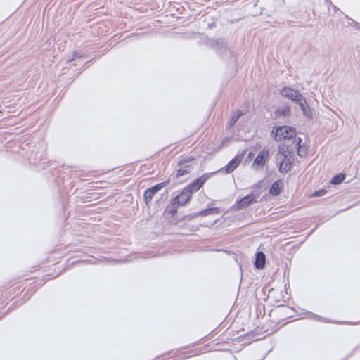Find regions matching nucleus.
Instances as JSON below:
<instances>
[{
    "label": "nucleus",
    "mask_w": 360,
    "mask_h": 360,
    "mask_svg": "<svg viewBox=\"0 0 360 360\" xmlns=\"http://www.w3.org/2000/svg\"><path fill=\"white\" fill-rule=\"evenodd\" d=\"M46 150L45 144L40 142L34 146L32 149L27 153L28 162L39 171L46 169L47 165L51 162L48 158Z\"/></svg>",
    "instance_id": "1"
},
{
    "label": "nucleus",
    "mask_w": 360,
    "mask_h": 360,
    "mask_svg": "<svg viewBox=\"0 0 360 360\" xmlns=\"http://www.w3.org/2000/svg\"><path fill=\"white\" fill-rule=\"evenodd\" d=\"M296 313L297 311L294 308L285 304H279L270 311L269 316L277 318L282 323L284 321L295 317Z\"/></svg>",
    "instance_id": "2"
},
{
    "label": "nucleus",
    "mask_w": 360,
    "mask_h": 360,
    "mask_svg": "<svg viewBox=\"0 0 360 360\" xmlns=\"http://www.w3.org/2000/svg\"><path fill=\"white\" fill-rule=\"evenodd\" d=\"M271 133L274 134V139L277 142L285 139L290 140L296 136V128L288 125L276 126Z\"/></svg>",
    "instance_id": "3"
},
{
    "label": "nucleus",
    "mask_w": 360,
    "mask_h": 360,
    "mask_svg": "<svg viewBox=\"0 0 360 360\" xmlns=\"http://www.w3.org/2000/svg\"><path fill=\"white\" fill-rule=\"evenodd\" d=\"M281 323L278 320L277 318H276L275 320H273V319L268 320L266 323V326L268 327L267 328L264 329V327H262L261 328H257L249 333H247L246 334H245L242 336H240L239 338H243V339L245 338H250V339H253L259 333L269 332L270 330H271L272 332L277 331L283 326L286 324V323H283L281 326H279V324H281Z\"/></svg>",
    "instance_id": "4"
},
{
    "label": "nucleus",
    "mask_w": 360,
    "mask_h": 360,
    "mask_svg": "<svg viewBox=\"0 0 360 360\" xmlns=\"http://www.w3.org/2000/svg\"><path fill=\"white\" fill-rule=\"evenodd\" d=\"M217 173L218 172L205 173L201 176L196 178L192 182L186 185L185 186L186 191H188L189 195H193L194 193L198 191L211 176Z\"/></svg>",
    "instance_id": "5"
},
{
    "label": "nucleus",
    "mask_w": 360,
    "mask_h": 360,
    "mask_svg": "<svg viewBox=\"0 0 360 360\" xmlns=\"http://www.w3.org/2000/svg\"><path fill=\"white\" fill-rule=\"evenodd\" d=\"M209 44L210 47L214 49L220 56H222L226 51H229L231 56H233V51L228 47V43L224 37L212 39L210 40Z\"/></svg>",
    "instance_id": "6"
},
{
    "label": "nucleus",
    "mask_w": 360,
    "mask_h": 360,
    "mask_svg": "<svg viewBox=\"0 0 360 360\" xmlns=\"http://www.w3.org/2000/svg\"><path fill=\"white\" fill-rule=\"evenodd\" d=\"M45 170L47 171L43 174L44 178L48 181L58 184V179L61 174V170L58 167V162L51 161L49 165H47Z\"/></svg>",
    "instance_id": "7"
},
{
    "label": "nucleus",
    "mask_w": 360,
    "mask_h": 360,
    "mask_svg": "<svg viewBox=\"0 0 360 360\" xmlns=\"http://www.w3.org/2000/svg\"><path fill=\"white\" fill-rule=\"evenodd\" d=\"M170 182V177L165 181L157 184L156 185L151 186L146 189L143 192V200L146 205L148 207L150 204L153 196L159 192L161 189L165 187Z\"/></svg>",
    "instance_id": "8"
},
{
    "label": "nucleus",
    "mask_w": 360,
    "mask_h": 360,
    "mask_svg": "<svg viewBox=\"0 0 360 360\" xmlns=\"http://www.w3.org/2000/svg\"><path fill=\"white\" fill-rule=\"evenodd\" d=\"M246 153L247 150L238 152L234 158H233L224 167L217 172H222L225 174H231L240 165Z\"/></svg>",
    "instance_id": "9"
},
{
    "label": "nucleus",
    "mask_w": 360,
    "mask_h": 360,
    "mask_svg": "<svg viewBox=\"0 0 360 360\" xmlns=\"http://www.w3.org/2000/svg\"><path fill=\"white\" fill-rule=\"evenodd\" d=\"M254 203L255 202L253 200V197H250L248 194L245 196L237 200L236 202L230 207L229 210L237 212L245 209Z\"/></svg>",
    "instance_id": "10"
},
{
    "label": "nucleus",
    "mask_w": 360,
    "mask_h": 360,
    "mask_svg": "<svg viewBox=\"0 0 360 360\" xmlns=\"http://www.w3.org/2000/svg\"><path fill=\"white\" fill-rule=\"evenodd\" d=\"M280 94L282 96L291 100L295 103H296L303 96L299 90L288 86H284L281 90Z\"/></svg>",
    "instance_id": "11"
},
{
    "label": "nucleus",
    "mask_w": 360,
    "mask_h": 360,
    "mask_svg": "<svg viewBox=\"0 0 360 360\" xmlns=\"http://www.w3.org/2000/svg\"><path fill=\"white\" fill-rule=\"evenodd\" d=\"M178 200L179 198L171 199L170 202L166 206L164 210L163 214L165 216L174 217L177 214L178 208L180 207Z\"/></svg>",
    "instance_id": "12"
},
{
    "label": "nucleus",
    "mask_w": 360,
    "mask_h": 360,
    "mask_svg": "<svg viewBox=\"0 0 360 360\" xmlns=\"http://www.w3.org/2000/svg\"><path fill=\"white\" fill-rule=\"evenodd\" d=\"M270 155L269 150L263 149L256 156L252 165H257L260 167H263L266 162L269 160Z\"/></svg>",
    "instance_id": "13"
},
{
    "label": "nucleus",
    "mask_w": 360,
    "mask_h": 360,
    "mask_svg": "<svg viewBox=\"0 0 360 360\" xmlns=\"http://www.w3.org/2000/svg\"><path fill=\"white\" fill-rule=\"evenodd\" d=\"M296 104L299 105L300 109L302 111V113L304 117L307 118L308 120H311L313 118V113L310 106L308 105L306 98L302 96V98L299 100Z\"/></svg>",
    "instance_id": "14"
},
{
    "label": "nucleus",
    "mask_w": 360,
    "mask_h": 360,
    "mask_svg": "<svg viewBox=\"0 0 360 360\" xmlns=\"http://www.w3.org/2000/svg\"><path fill=\"white\" fill-rule=\"evenodd\" d=\"M179 167V169H175L171 174L170 177L178 179L184 175L190 174L193 169L192 165L188 163Z\"/></svg>",
    "instance_id": "15"
},
{
    "label": "nucleus",
    "mask_w": 360,
    "mask_h": 360,
    "mask_svg": "<svg viewBox=\"0 0 360 360\" xmlns=\"http://www.w3.org/2000/svg\"><path fill=\"white\" fill-rule=\"evenodd\" d=\"M178 351L176 352L174 356L178 358V360H184L191 356H195L196 355L200 354L203 353V349H191L185 352H182L181 354H178Z\"/></svg>",
    "instance_id": "16"
},
{
    "label": "nucleus",
    "mask_w": 360,
    "mask_h": 360,
    "mask_svg": "<svg viewBox=\"0 0 360 360\" xmlns=\"http://www.w3.org/2000/svg\"><path fill=\"white\" fill-rule=\"evenodd\" d=\"M214 202H211L210 203L208 204L207 205V207L198 212V214L200 217H205V216H207L209 214H219L221 212V209L220 207H211L210 206L212 205H214Z\"/></svg>",
    "instance_id": "17"
},
{
    "label": "nucleus",
    "mask_w": 360,
    "mask_h": 360,
    "mask_svg": "<svg viewBox=\"0 0 360 360\" xmlns=\"http://www.w3.org/2000/svg\"><path fill=\"white\" fill-rule=\"evenodd\" d=\"M283 183L282 180L278 179L275 181L271 186L269 193L270 195L273 196H278L283 191Z\"/></svg>",
    "instance_id": "18"
},
{
    "label": "nucleus",
    "mask_w": 360,
    "mask_h": 360,
    "mask_svg": "<svg viewBox=\"0 0 360 360\" xmlns=\"http://www.w3.org/2000/svg\"><path fill=\"white\" fill-rule=\"evenodd\" d=\"M274 114L275 118L288 117L291 115V108L288 105L278 107L274 110Z\"/></svg>",
    "instance_id": "19"
},
{
    "label": "nucleus",
    "mask_w": 360,
    "mask_h": 360,
    "mask_svg": "<svg viewBox=\"0 0 360 360\" xmlns=\"http://www.w3.org/2000/svg\"><path fill=\"white\" fill-rule=\"evenodd\" d=\"M193 195H189V193L188 191H186L185 187L182 189V191L176 195L174 198H179L178 201L179 202L180 206H184L186 205L192 198Z\"/></svg>",
    "instance_id": "20"
},
{
    "label": "nucleus",
    "mask_w": 360,
    "mask_h": 360,
    "mask_svg": "<svg viewBox=\"0 0 360 360\" xmlns=\"http://www.w3.org/2000/svg\"><path fill=\"white\" fill-rule=\"evenodd\" d=\"M266 264V255L263 252H257L254 261L255 267L257 269H262Z\"/></svg>",
    "instance_id": "21"
},
{
    "label": "nucleus",
    "mask_w": 360,
    "mask_h": 360,
    "mask_svg": "<svg viewBox=\"0 0 360 360\" xmlns=\"http://www.w3.org/2000/svg\"><path fill=\"white\" fill-rule=\"evenodd\" d=\"M262 183H263V180H261L258 183L255 184L252 186V192L248 194L250 197H253V200L255 201V202H257V198L259 197V195L262 193V187H263Z\"/></svg>",
    "instance_id": "22"
},
{
    "label": "nucleus",
    "mask_w": 360,
    "mask_h": 360,
    "mask_svg": "<svg viewBox=\"0 0 360 360\" xmlns=\"http://www.w3.org/2000/svg\"><path fill=\"white\" fill-rule=\"evenodd\" d=\"M292 166L293 161L290 158H287L286 160H284L283 158L278 165V171L281 173H287L292 169Z\"/></svg>",
    "instance_id": "23"
},
{
    "label": "nucleus",
    "mask_w": 360,
    "mask_h": 360,
    "mask_svg": "<svg viewBox=\"0 0 360 360\" xmlns=\"http://www.w3.org/2000/svg\"><path fill=\"white\" fill-rule=\"evenodd\" d=\"M197 217H199V215L198 214V212L185 214L181 217L174 218L173 219V223L174 224H179L181 222H184V221H190Z\"/></svg>",
    "instance_id": "24"
},
{
    "label": "nucleus",
    "mask_w": 360,
    "mask_h": 360,
    "mask_svg": "<svg viewBox=\"0 0 360 360\" xmlns=\"http://www.w3.org/2000/svg\"><path fill=\"white\" fill-rule=\"evenodd\" d=\"M244 115V112L240 110H237L233 114H232L229 120L228 125L229 127H233L238 120V119Z\"/></svg>",
    "instance_id": "25"
},
{
    "label": "nucleus",
    "mask_w": 360,
    "mask_h": 360,
    "mask_svg": "<svg viewBox=\"0 0 360 360\" xmlns=\"http://www.w3.org/2000/svg\"><path fill=\"white\" fill-rule=\"evenodd\" d=\"M34 292H33V290L27 288L22 298L20 300H18L17 302H14L12 305H13L14 304H15V307L22 305L23 303L27 301L34 295Z\"/></svg>",
    "instance_id": "26"
},
{
    "label": "nucleus",
    "mask_w": 360,
    "mask_h": 360,
    "mask_svg": "<svg viewBox=\"0 0 360 360\" xmlns=\"http://www.w3.org/2000/svg\"><path fill=\"white\" fill-rule=\"evenodd\" d=\"M307 315H308V317L311 319H314L316 321H320V322H323V323H335V321L328 319V318H326V317H322L318 314H316L313 312H311V311H307Z\"/></svg>",
    "instance_id": "27"
},
{
    "label": "nucleus",
    "mask_w": 360,
    "mask_h": 360,
    "mask_svg": "<svg viewBox=\"0 0 360 360\" xmlns=\"http://www.w3.org/2000/svg\"><path fill=\"white\" fill-rule=\"evenodd\" d=\"M346 178L345 174L340 172L335 174L330 181V184L333 185H339L344 181Z\"/></svg>",
    "instance_id": "28"
},
{
    "label": "nucleus",
    "mask_w": 360,
    "mask_h": 360,
    "mask_svg": "<svg viewBox=\"0 0 360 360\" xmlns=\"http://www.w3.org/2000/svg\"><path fill=\"white\" fill-rule=\"evenodd\" d=\"M49 279V278L46 279V281L41 279L40 281H32V283H30L28 288H30V290H33V292H35L39 288L44 285Z\"/></svg>",
    "instance_id": "29"
},
{
    "label": "nucleus",
    "mask_w": 360,
    "mask_h": 360,
    "mask_svg": "<svg viewBox=\"0 0 360 360\" xmlns=\"http://www.w3.org/2000/svg\"><path fill=\"white\" fill-rule=\"evenodd\" d=\"M290 149V146L283 143L278 146V153L281 154L284 160H286L288 157V151Z\"/></svg>",
    "instance_id": "30"
},
{
    "label": "nucleus",
    "mask_w": 360,
    "mask_h": 360,
    "mask_svg": "<svg viewBox=\"0 0 360 360\" xmlns=\"http://www.w3.org/2000/svg\"><path fill=\"white\" fill-rule=\"evenodd\" d=\"M86 58V56H84L81 52L75 51L72 52V56L66 60V64H68L73 60H75L76 58Z\"/></svg>",
    "instance_id": "31"
},
{
    "label": "nucleus",
    "mask_w": 360,
    "mask_h": 360,
    "mask_svg": "<svg viewBox=\"0 0 360 360\" xmlns=\"http://www.w3.org/2000/svg\"><path fill=\"white\" fill-rule=\"evenodd\" d=\"M297 155L301 157H306L308 154V148L305 144H302L300 148H296Z\"/></svg>",
    "instance_id": "32"
},
{
    "label": "nucleus",
    "mask_w": 360,
    "mask_h": 360,
    "mask_svg": "<svg viewBox=\"0 0 360 360\" xmlns=\"http://www.w3.org/2000/svg\"><path fill=\"white\" fill-rule=\"evenodd\" d=\"M194 160H195V158L193 156H192V155L186 156V157L181 158L178 161L177 166H182L183 165H185L187 163L189 164L190 162H191Z\"/></svg>",
    "instance_id": "33"
},
{
    "label": "nucleus",
    "mask_w": 360,
    "mask_h": 360,
    "mask_svg": "<svg viewBox=\"0 0 360 360\" xmlns=\"http://www.w3.org/2000/svg\"><path fill=\"white\" fill-rule=\"evenodd\" d=\"M327 193L326 189L321 188L319 190L315 191L312 194V197H321Z\"/></svg>",
    "instance_id": "34"
},
{
    "label": "nucleus",
    "mask_w": 360,
    "mask_h": 360,
    "mask_svg": "<svg viewBox=\"0 0 360 360\" xmlns=\"http://www.w3.org/2000/svg\"><path fill=\"white\" fill-rule=\"evenodd\" d=\"M294 141L296 143V148H300V146L302 145V139L301 137H295L294 138Z\"/></svg>",
    "instance_id": "35"
},
{
    "label": "nucleus",
    "mask_w": 360,
    "mask_h": 360,
    "mask_svg": "<svg viewBox=\"0 0 360 360\" xmlns=\"http://www.w3.org/2000/svg\"><path fill=\"white\" fill-rule=\"evenodd\" d=\"M254 153L252 152H250L248 155V156L246 157V160L245 161H248V160H252V158L254 157Z\"/></svg>",
    "instance_id": "36"
},
{
    "label": "nucleus",
    "mask_w": 360,
    "mask_h": 360,
    "mask_svg": "<svg viewBox=\"0 0 360 360\" xmlns=\"http://www.w3.org/2000/svg\"><path fill=\"white\" fill-rule=\"evenodd\" d=\"M216 26H217V25H216V22H212L211 23H208V25H207V27L209 29H212L214 27H216Z\"/></svg>",
    "instance_id": "37"
},
{
    "label": "nucleus",
    "mask_w": 360,
    "mask_h": 360,
    "mask_svg": "<svg viewBox=\"0 0 360 360\" xmlns=\"http://www.w3.org/2000/svg\"><path fill=\"white\" fill-rule=\"evenodd\" d=\"M288 156H290L289 158L294 156V151L292 148L289 149V150L288 151Z\"/></svg>",
    "instance_id": "38"
},
{
    "label": "nucleus",
    "mask_w": 360,
    "mask_h": 360,
    "mask_svg": "<svg viewBox=\"0 0 360 360\" xmlns=\"http://www.w3.org/2000/svg\"><path fill=\"white\" fill-rule=\"evenodd\" d=\"M354 23L356 29L360 32V22L355 21Z\"/></svg>",
    "instance_id": "39"
},
{
    "label": "nucleus",
    "mask_w": 360,
    "mask_h": 360,
    "mask_svg": "<svg viewBox=\"0 0 360 360\" xmlns=\"http://www.w3.org/2000/svg\"><path fill=\"white\" fill-rule=\"evenodd\" d=\"M295 22L294 21H292V20H288L286 22V24L288 25L289 26H291L293 23H295Z\"/></svg>",
    "instance_id": "40"
},
{
    "label": "nucleus",
    "mask_w": 360,
    "mask_h": 360,
    "mask_svg": "<svg viewBox=\"0 0 360 360\" xmlns=\"http://www.w3.org/2000/svg\"><path fill=\"white\" fill-rule=\"evenodd\" d=\"M227 141H229V138L228 137L224 139L223 141H222V144L224 143L225 142H227Z\"/></svg>",
    "instance_id": "41"
},
{
    "label": "nucleus",
    "mask_w": 360,
    "mask_h": 360,
    "mask_svg": "<svg viewBox=\"0 0 360 360\" xmlns=\"http://www.w3.org/2000/svg\"><path fill=\"white\" fill-rule=\"evenodd\" d=\"M274 291V288H271L269 290V293H271Z\"/></svg>",
    "instance_id": "42"
},
{
    "label": "nucleus",
    "mask_w": 360,
    "mask_h": 360,
    "mask_svg": "<svg viewBox=\"0 0 360 360\" xmlns=\"http://www.w3.org/2000/svg\"><path fill=\"white\" fill-rule=\"evenodd\" d=\"M326 2H328L329 4H332V2L330 0H326Z\"/></svg>",
    "instance_id": "43"
},
{
    "label": "nucleus",
    "mask_w": 360,
    "mask_h": 360,
    "mask_svg": "<svg viewBox=\"0 0 360 360\" xmlns=\"http://www.w3.org/2000/svg\"><path fill=\"white\" fill-rule=\"evenodd\" d=\"M12 291H13L12 294H15V292L14 291V289H13Z\"/></svg>",
    "instance_id": "44"
}]
</instances>
